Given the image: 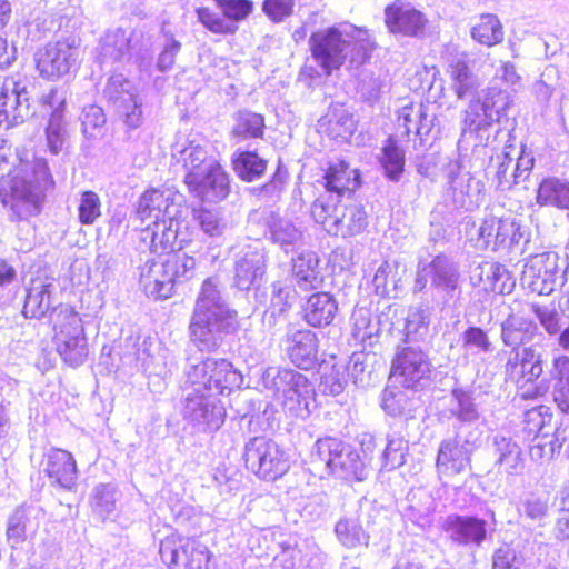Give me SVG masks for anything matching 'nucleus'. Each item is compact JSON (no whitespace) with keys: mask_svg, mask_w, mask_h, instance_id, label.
<instances>
[{"mask_svg":"<svg viewBox=\"0 0 569 569\" xmlns=\"http://www.w3.org/2000/svg\"><path fill=\"white\" fill-rule=\"evenodd\" d=\"M308 46L311 58L327 77L339 71L349 59L357 64L368 62L377 48L367 29L348 22L313 31Z\"/></svg>","mask_w":569,"mask_h":569,"instance_id":"1","label":"nucleus"},{"mask_svg":"<svg viewBox=\"0 0 569 569\" xmlns=\"http://www.w3.org/2000/svg\"><path fill=\"white\" fill-rule=\"evenodd\" d=\"M54 186L49 167L43 163L34 168L31 174L21 168H9L7 157L0 147V196L2 201L14 211L37 210L47 190Z\"/></svg>","mask_w":569,"mask_h":569,"instance_id":"2","label":"nucleus"},{"mask_svg":"<svg viewBox=\"0 0 569 569\" xmlns=\"http://www.w3.org/2000/svg\"><path fill=\"white\" fill-rule=\"evenodd\" d=\"M206 152L199 147L182 150L183 182L188 191L201 201L219 202L230 193L229 174L218 161L204 163Z\"/></svg>","mask_w":569,"mask_h":569,"instance_id":"3","label":"nucleus"},{"mask_svg":"<svg viewBox=\"0 0 569 569\" xmlns=\"http://www.w3.org/2000/svg\"><path fill=\"white\" fill-rule=\"evenodd\" d=\"M310 213L316 223L335 237L350 238L368 226V213L360 202L343 203L331 196H320L311 203Z\"/></svg>","mask_w":569,"mask_h":569,"instance_id":"4","label":"nucleus"},{"mask_svg":"<svg viewBox=\"0 0 569 569\" xmlns=\"http://www.w3.org/2000/svg\"><path fill=\"white\" fill-rule=\"evenodd\" d=\"M51 319L52 341L62 360L77 367L88 357V338L80 313L74 307L58 305Z\"/></svg>","mask_w":569,"mask_h":569,"instance_id":"5","label":"nucleus"},{"mask_svg":"<svg viewBox=\"0 0 569 569\" xmlns=\"http://www.w3.org/2000/svg\"><path fill=\"white\" fill-rule=\"evenodd\" d=\"M188 382L200 398L228 396L242 382L241 372L223 358H206L187 373Z\"/></svg>","mask_w":569,"mask_h":569,"instance_id":"6","label":"nucleus"},{"mask_svg":"<svg viewBox=\"0 0 569 569\" xmlns=\"http://www.w3.org/2000/svg\"><path fill=\"white\" fill-rule=\"evenodd\" d=\"M238 313L228 309L214 298L200 296L196 302L189 329L193 341L209 343L216 337L227 336L238 330Z\"/></svg>","mask_w":569,"mask_h":569,"instance_id":"7","label":"nucleus"},{"mask_svg":"<svg viewBox=\"0 0 569 569\" xmlns=\"http://www.w3.org/2000/svg\"><path fill=\"white\" fill-rule=\"evenodd\" d=\"M159 555L167 569H216L212 551L197 537L168 535L160 540Z\"/></svg>","mask_w":569,"mask_h":569,"instance_id":"8","label":"nucleus"},{"mask_svg":"<svg viewBox=\"0 0 569 569\" xmlns=\"http://www.w3.org/2000/svg\"><path fill=\"white\" fill-rule=\"evenodd\" d=\"M243 459L247 469L264 481L280 479L290 468L286 450L263 436L250 439L244 447Z\"/></svg>","mask_w":569,"mask_h":569,"instance_id":"9","label":"nucleus"},{"mask_svg":"<svg viewBox=\"0 0 569 569\" xmlns=\"http://www.w3.org/2000/svg\"><path fill=\"white\" fill-rule=\"evenodd\" d=\"M219 11L201 6L196 9L198 21L209 32L228 37L239 30V22L246 20L252 12V0H212Z\"/></svg>","mask_w":569,"mask_h":569,"instance_id":"10","label":"nucleus"},{"mask_svg":"<svg viewBox=\"0 0 569 569\" xmlns=\"http://www.w3.org/2000/svg\"><path fill=\"white\" fill-rule=\"evenodd\" d=\"M76 41L68 39L49 41L39 47L33 54V64L39 77L56 81L66 76L76 62Z\"/></svg>","mask_w":569,"mask_h":569,"instance_id":"11","label":"nucleus"},{"mask_svg":"<svg viewBox=\"0 0 569 569\" xmlns=\"http://www.w3.org/2000/svg\"><path fill=\"white\" fill-rule=\"evenodd\" d=\"M319 459L330 472L343 479H360L362 461L356 450L349 449L341 440L325 437L316 443Z\"/></svg>","mask_w":569,"mask_h":569,"instance_id":"12","label":"nucleus"},{"mask_svg":"<svg viewBox=\"0 0 569 569\" xmlns=\"http://www.w3.org/2000/svg\"><path fill=\"white\" fill-rule=\"evenodd\" d=\"M499 90H489L483 97L472 100L465 112L462 134L482 141L489 129L499 120Z\"/></svg>","mask_w":569,"mask_h":569,"instance_id":"13","label":"nucleus"},{"mask_svg":"<svg viewBox=\"0 0 569 569\" xmlns=\"http://www.w3.org/2000/svg\"><path fill=\"white\" fill-rule=\"evenodd\" d=\"M383 23L392 34L418 38L425 34L428 19L411 2L393 0L385 7Z\"/></svg>","mask_w":569,"mask_h":569,"instance_id":"14","label":"nucleus"},{"mask_svg":"<svg viewBox=\"0 0 569 569\" xmlns=\"http://www.w3.org/2000/svg\"><path fill=\"white\" fill-rule=\"evenodd\" d=\"M321 179L323 189L336 194L337 199L353 196L362 186L361 170L346 158L329 160L322 169Z\"/></svg>","mask_w":569,"mask_h":569,"instance_id":"15","label":"nucleus"},{"mask_svg":"<svg viewBox=\"0 0 569 569\" xmlns=\"http://www.w3.org/2000/svg\"><path fill=\"white\" fill-rule=\"evenodd\" d=\"M483 248L492 251L509 250L522 238L519 223L511 217H486L478 232Z\"/></svg>","mask_w":569,"mask_h":569,"instance_id":"16","label":"nucleus"},{"mask_svg":"<svg viewBox=\"0 0 569 569\" xmlns=\"http://www.w3.org/2000/svg\"><path fill=\"white\" fill-rule=\"evenodd\" d=\"M40 106L49 116L44 128L48 148L57 154L61 151L67 138L66 100L57 89H51L41 98Z\"/></svg>","mask_w":569,"mask_h":569,"instance_id":"17","label":"nucleus"},{"mask_svg":"<svg viewBox=\"0 0 569 569\" xmlns=\"http://www.w3.org/2000/svg\"><path fill=\"white\" fill-rule=\"evenodd\" d=\"M428 372L429 363L421 350L405 347L392 359L391 376L399 379L405 388L416 387Z\"/></svg>","mask_w":569,"mask_h":569,"instance_id":"18","label":"nucleus"},{"mask_svg":"<svg viewBox=\"0 0 569 569\" xmlns=\"http://www.w3.org/2000/svg\"><path fill=\"white\" fill-rule=\"evenodd\" d=\"M47 477L63 489H72L77 483L78 469L73 456L63 449L53 448L43 457Z\"/></svg>","mask_w":569,"mask_h":569,"instance_id":"19","label":"nucleus"},{"mask_svg":"<svg viewBox=\"0 0 569 569\" xmlns=\"http://www.w3.org/2000/svg\"><path fill=\"white\" fill-rule=\"evenodd\" d=\"M286 352L290 361L303 370L311 369L317 362L318 339L309 329L296 330L284 337Z\"/></svg>","mask_w":569,"mask_h":569,"instance_id":"20","label":"nucleus"},{"mask_svg":"<svg viewBox=\"0 0 569 569\" xmlns=\"http://www.w3.org/2000/svg\"><path fill=\"white\" fill-rule=\"evenodd\" d=\"M443 530L453 542L461 546H479L487 538L486 520L471 516L449 517L443 525Z\"/></svg>","mask_w":569,"mask_h":569,"instance_id":"21","label":"nucleus"},{"mask_svg":"<svg viewBox=\"0 0 569 569\" xmlns=\"http://www.w3.org/2000/svg\"><path fill=\"white\" fill-rule=\"evenodd\" d=\"M53 279L47 274H37L31 278L22 306V313L27 319H42L51 309V295Z\"/></svg>","mask_w":569,"mask_h":569,"instance_id":"22","label":"nucleus"},{"mask_svg":"<svg viewBox=\"0 0 569 569\" xmlns=\"http://www.w3.org/2000/svg\"><path fill=\"white\" fill-rule=\"evenodd\" d=\"M171 206L172 200L167 192L152 187L146 189L139 197L134 214L142 223L150 221L154 228H159L164 223Z\"/></svg>","mask_w":569,"mask_h":569,"instance_id":"23","label":"nucleus"},{"mask_svg":"<svg viewBox=\"0 0 569 569\" xmlns=\"http://www.w3.org/2000/svg\"><path fill=\"white\" fill-rule=\"evenodd\" d=\"M338 311V303L332 295L320 291L312 293L302 307V318L311 327L329 326Z\"/></svg>","mask_w":569,"mask_h":569,"instance_id":"24","label":"nucleus"},{"mask_svg":"<svg viewBox=\"0 0 569 569\" xmlns=\"http://www.w3.org/2000/svg\"><path fill=\"white\" fill-rule=\"evenodd\" d=\"M468 450L458 440H447L440 445L437 456V469L446 476L452 477L461 473L469 465Z\"/></svg>","mask_w":569,"mask_h":569,"instance_id":"25","label":"nucleus"},{"mask_svg":"<svg viewBox=\"0 0 569 569\" xmlns=\"http://www.w3.org/2000/svg\"><path fill=\"white\" fill-rule=\"evenodd\" d=\"M166 272L157 260L151 261L141 272L140 282L144 291L156 300L168 299L174 293L176 286Z\"/></svg>","mask_w":569,"mask_h":569,"instance_id":"26","label":"nucleus"},{"mask_svg":"<svg viewBox=\"0 0 569 569\" xmlns=\"http://www.w3.org/2000/svg\"><path fill=\"white\" fill-rule=\"evenodd\" d=\"M493 447L497 455L496 466L501 472L515 476L523 470L526 461L522 450L511 438L497 437Z\"/></svg>","mask_w":569,"mask_h":569,"instance_id":"27","label":"nucleus"},{"mask_svg":"<svg viewBox=\"0 0 569 569\" xmlns=\"http://www.w3.org/2000/svg\"><path fill=\"white\" fill-rule=\"evenodd\" d=\"M231 164L237 177L244 182L260 179L268 168V161L257 151L250 150H238L232 157Z\"/></svg>","mask_w":569,"mask_h":569,"instance_id":"28","label":"nucleus"},{"mask_svg":"<svg viewBox=\"0 0 569 569\" xmlns=\"http://www.w3.org/2000/svg\"><path fill=\"white\" fill-rule=\"evenodd\" d=\"M536 200L542 207L569 209V183L555 177L545 178L538 186Z\"/></svg>","mask_w":569,"mask_h":569,"instance_id":"29","label":"nucleus"},{"mask_svg":"<svg viewBox=\"0 0 569 569\" xmlns=\"http://www.w3.org/2000/svg\"><path fill=\"white\" fill-rule=\"evenodd\" d=\"M552 413L546 406L533 407L525 412L521 423L523 438L533 443L546 440L545 431L551 429Z\"/></svg>","mask_w":569,"mask_h":569,"instance_id":"30","label":"nucleus"},{"mask_svg":"<svg viewBox=\"0 0 569 569\" xmlns=\"http://www.w3.org/2000/svg\"><path fill=\"white\" fill-rule=\"evenodd\" d=\"M264 128V117L261 113L244 109L237 112L231 136L237 141L262 139Z\"/></svg>","mask_w":569,"mask_h":569,"instance_id":"31","label":"nucleus"},{"mask_svg":"<svg viewBox=\"0 0 569 569\" xmlns=\"http://www.w3.org/2000/svg\"><path fill=\"white\" fill-rule=\"evenodd\" d=\"M427 117V108L422 103L417 106L415 102H410L401 107L397 111V123L402 128L400 139L406 141L409 140L412 132L416 136H421L422 133L427 134L430 131L429 127H427L425 132H422V122Z\"/></svg>","mask_w":569,"mask_h":569,"instance_id":"32","label":"nucleus"},{"mask_svg":"<svg viewBox=\"0 0 569 569\" xmlns=\"http://www.w3.org/2000/svg\"><path fill=\"white\" fill-rule=\"evenodd\" d=\"M471 37L478 43L493 47L503 41V27L496 14L483 13L471 28Z\"/></svg>","mask_w":569,"mask_h":569,"instance_id":"33","label":"nucleus"},{"mask_svg":"<svg viewBox=\"0 0 569 569\" xmlns=\"http://www.w3.org/2000/svg\"><path fill=\"white\" fill-rule=\"evenodd\" d=\"M26 92V88L19 82H13V94L4 83H0V127L11 128L23 121L24 116L18 110V100L21 93Z\"/></svg>","mask_w":569,"mask_h":569,"instance_id":"34","label":"nucleus"},{"mask_svg":"<svg viewBox=\"0 0 569 569\" xmlns=\"http://www.w3.org/2000/svg\"><path fill=\"white\" fill-rule=\"evenodd\" d=\"M452 90L458 99H465L476 91L478 81L471 71L468 61L458 59L452 61L448 68Z\"/></svg>","mask_w":569,"mask_h":569,"instance_id":"35","label":"nucleus"},{"mask_svg":"<svg viewBox=\"0 0 569 569\" xmlns=\"http://www.w3.org/2000/svg\"><path fill=\"white\" fill-rule=\"evenodd\" d=\"M379 162L385 171V176L392 181H399L405 172L406 157L402 149L399 148L395 137L390 136L381 150Z\"/></svg>","mask_w":569,"mask_h":569,"instance_id":"36","label":"nucleus"},{"mask_svg":"<svg viewBox=\"0 0 569 569\" xmlns=\"http://www.w3.org/2000/svg\"><path fill=\"white\" fill-rule=\"evenodd\" d=\"M157 261L164 267L166 273L171 278L174 286L188 280L196 267L194 258L180 250L170 252Z\"/></svg>","mask_w":569,"mask_h":569,"instance_id":"37","label":"nucleus"},{"mask_svg":"<svg viewBox=\"0 0 569 569\" xmlns=\"http://www.w3.org/2000/svg\"><path fill=\"white\" fill-rule=\"evenodd\" d=\"M292 274L305 290L316 288L321 282L318 261L311 257L299 256L293 261Z\"/></svg>","mask_w":569,"mask_h":569,"instance_id":"38","label":"nucleus"},{"mask_svg":"<svg viewBox=\"0 0 569 569\" xmlns=\"http://www.w3.org/2000/svg\"><path fill=\"white\" fill-rule=\"evenodd\" d=\"M547 429L545 431L546 440H539L530 447V455L533 458L542 459L545 457H553L559 453L566 441L565 430L555 429L553 432Z\"/></svg>","mask_w":569,"mask_h":569,"instance_id":"39","label":"nucleus"},{"mask_svg":"<svg viewBox=\"0 0 569 569\" xmlns=\"http://www.w3.org/2000/svg\"><path fill=\"white\" fill-rule=\"evenodd\" d=\"M101 200L92 190L81 193L78 207L79 222L83 226L93 224L101 217Z\"/></svg>","mask_w":569,"mask_h":569,"instance_id":"40","label":"nucleus"},{"mask_svg":"<svg viewBox=\"0 0 569 569\" xmlns=\"http://www.w3.org/2000/svg\"><path fill=\"white\" fill-rule=\"evenodd\" d=\"M177 239V232L170 226H167V219L159 228H154L150 239L151 251L157 254H169L173 250Z\"/></svg>","mask_w":569,"mask_h":569,"instance_id":"41","label":"nucleus"},{"mask_svg":"<svg viewBox=\"0 0 569 569\" xmlns=\"http://www.w3.org/2000/svg\"><path fill=\"white\" fill-rule=\"evenodd\" d=\"M351 117L347 113L330 112L322 118L321 126L332 139L346 138L351 133Z\"/></svg>","mask_w":569,"mask_h":569,"instance_id":"42","label":"nucleus"},{"mask_svg":"<svg viewBox=\"0 0 569 569\" xmlns=\"http://www.w3.org/2000/svg\"><path fill=\"white\" fill-rule=\"evenodd\" d=\"M295 0H263L262 11L274 23H280L293 13Z\"/></svg>","mask_w":569,"mask_h":569,"instance_id":"43","label":"nucleus"},{"mask_svg":"<svg viewBox=\"0 0 569 569\" xmlns=\"http://www.w3.org/2000/svg\"><path fill=\"white\" fill-rule=\"evenodd\" d=\"M526 356L528 357L516 358L515 362L510 365L513 370L518 367L520 368V379L531 381L540 376L542 368L539 361L533 359V355L530 351H526Z\"/></svg>","mask_w":569,"mask_h":569,"instance_id":"44","label":"nucleus"},{"mask_svg":"<svg viewBox=\"0 0 569 569\" xmlns=\"http://www.w3.org/2000/svg\"><path fill=\"white\" fill-rule=\"evenodd\" d=\"M28 520L29 517L26 515L23 510L17 511V513L11 518L7 527V539L16 543L23 542L27 538Z\"/></svg>","mask_w":569,"mask_h":569,"instance_id":"45","label":"nucleus"},{"mask_svg":"<svg viewBox=\"0 0 569 569\" xmlns=\"http://www.w3.org/2000/svg\"><path fill=\"white\" fill-rule=\"evenodd\" d=\"M516 561V550L508 546L500 547L492 555L491 569H515Z\"/></svg>","mask_w":569,"mask_h":569,"instance_id":"46","label":"nucleus"},{"mask_svg":"<svg viewBox=\"0 0 569 569\" xmlns=\"http://www.w3.org/2000/svg\"><path fill=\"white\" fill-rule=\"evenodd\" d=\"M193 218L209 236H216L219 233V221L212 211L204 208L196 209L193 210Z\"/></svg>","mask_w":569,"mask_h":569,"instance_id":"47","label":"nucleus"},{"mask_svg":"<svg viewBox=\"0 0 569 569\" xmlns=\"http://www.w3.org/2000/svg\"><path fill=\"white\" fill-rule=\"evenodd\" d=\"M497 168H496V178L499 184L503 183H517L518 180L513 181V176H511L513 159L508 153H501L497 156Z\"/></svg>","mask_w":569,"mask_h":569,"instance_id":"48","label":"nucleus"},{"mask_svg":"<svg viewBox=\"0 0 569 569\" xmlns=\"http://www.w3.org/2000/svg\"><path fill=\"white\" fill-rule=\"evenodd\" d=\"M465 345H473L483 351L490 349V342L487 333L479 327H469L463 333Z\"/></svg>","mask_w":569,"mask_h":569,"instance_id":"49","label":"nucleus"},{"mask_svg":"<svg viewBox=\"0 0 569 569\" xmlns=\"http://www.w3.org/2000/svg\"><path fill=\"white\" fill-rule=\"evenodd\" d=\"M533 167V159L528 156H519L516 167L511 173L513 176V181L519 179H527L531 169Z\"/></svg>","mask_w":569,"mask_h":569,"instance_id":"50","label":"nucleus"},{"mask_svg":"<svg viewBox=\"0 0 569 569\" xmlns=\"http://www.w3.org/2000/svg\"><path fill=\"white\" fill-rule=\"evenodd\" d=\"M14 60V52L9 48L7 39L0 37V70L10 67Z\"/></svg>","mask_w":569,"mask_h":569,"instance_id":"51","label":"nucleus"},{"mask_svg":"<svg viewBox=\"0 0 569 569\" xmlns=\"http://www.w3.org/2000/svg\"><path fill=\"white\" fill-rule=\"evenodd\" d=\"M350 529H353V526H351L349 521H339L336 527V532L340 540L349 547L353 546L358 540L357 537L349 535Z\"/></svg>","mask_w":569,"mask_h":569,"instance_id":"52","label":"nucleus"},{"mask_svg":"<svg viewBox=\"0 0 569 569\" xmlns=\"http://www.w3.org/2000/svg\"><path fill=\"white\" fill-rule=\"evenodd\" d=\"M16 277V269L7 260L0 258V287L11 283Z\"/></svg>","mask_w":569,"mask_h":569,"instance_id":"53","label":"nucleus"},{"mask_svg":"<svg viewBox=\"0 0 569 569\" xmlns=\"http://www.w3.org/2000/svg\"><path fill=\"white\" fill-rule=\"evenodd\" d=\"M319 76L318 70L310 64H303L299 72V79L307 84H311Z\"/></svg>","mask_w":569,"mask_h":569,"instance_id":"54","label":"nucleus"},{"mask_svg":"<svg viewBox=\"0 0 569 569\" xmlns=\"http://www.w3.org/2000/svg\"><path fill=\"white\" fill-rule=\"evenodd\" d=\"M141 119H142L141 108H140V106L134 103L133 109L131 110V112H128L126 114V123L130 128H137L140 124Z\"/></svg>","mask_w":569,"mask_h":569,"instance_id":"55","label":"nucleus"},{"mask_svg":"<svg viewBox=\"0 0 569 569\" xmlns=\"http://www.w3.org/2000/svg\"><path fill=\"white\" fill-rule=\"evenodd\" d=\"M546 392V386L536 385L532 389L521 391L520 398L523 400H535L545 396Z\"/></svg>","mask_w":569,"mask_h":569,"instance_id":"56","label":"nucleus"},{"mask_svg":"<svg viewBox=\"0 0 569 569\" xmlns=\"http://www.w3.org/2000/svg\"><path fill=\"white\" fill-rule=\"evenodd\" d=\"M11 3L9 0H0V29H3L11 18Z\"/></svg>","mask_w":569,"mask_h":569,"instance_id":"57","label":"nucleus"},{"mask_svg":"<svg viewBox=\"0 0 569 569\" xmlns=\"http://www.w3.org/2000/svg\"><path fill=\"white\" fill-rule=\"evenodd\" d=\"M292 291L293 290L289 287H279L274 289L273 296L279 300H284V305L290 306L291 301L288 300H293Z\"/></svg>","mask_w":569,"mask_h":569,"instance_id":"58","label":"nucleus"},{"mask_svg":"<svg viewBox=\"0 0 569 569\" xmlns=\"http://www.w3.org/2000/svg\"><path fill=\"white\" fill-rule=\"evenodd\" d=\"M531 288L533 291H537L539 295H549L552 291V288L546 283L543 280L542 286H539L536 281L531 283Z\"/></svg>","mask_w":569,"mask_h":569,"instance_id":"59","label":"nucleus"},{"mask_svg":"<svg viewBox=\"0 0 569 569\" xmlns=\"http://www.w3.org/2000/svg\"><path fill=\"white\" fill-rule=\"evenodd\" d=\"M559 343L563 349L569 350V327L561 332Z\"/></svg>","mask_w":569,"mask_h":569,"instance_id":"60","label":"nucleus"},{"mask_svg":"<svg viewBox=\"0 0 569 569\" xmlns=\"http://www.w3.org/2000/svg\"><path fill=\"white\" fill-rule=\"evenodd\" d=\"M292 380H295V383L297 386H307L308 385V379L301 373H295L292 376Z\"/></svg>","mask_w":569,"mask_h":569,"instance_id":"61","label":"nucleus"},{"mask_svg":"<svg viewBox=\"0 0 569 569\" xmlns=\"http://www.w3.org/2000/svg\"><path fill=\"white\" fill-rule=\"evenodd\" d=\"M392 569H422L419 565L413 562H406L395 566Z\"/></svg>","mask_w":569,"mask_h":569,"instance_id":"62","label":"nucleus"},{"mask_svg":"<svg viewBox=\"0 0 569 569\" xmlns=\"http://www.w3.org/2000/svg\"><path fill=\"white\" fill-rule=\"evenodd\" d=\"M379 273H385V270H382L381 268L378 270V273L376 274V279L379 278Z\"/></svg>","mask_w":569,"mask_h":569,"instance_id":"63","label":"nucleus"},{"mask_svg":"<svg viewBox=\"0 0 569 569\" xmlns=\"http://www.w3.org/2000/svg\"><path fill=\"white\" fill-rule=\"evenodd\" d=\"M346 569H361L359 567H350V568H346Z\"/></svg>","mask_w":569,"mask_h":569,"instance_id":"64","label":"nucleus"}]
</instances>
